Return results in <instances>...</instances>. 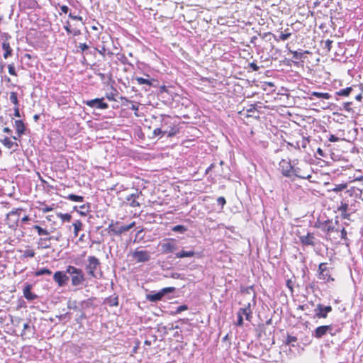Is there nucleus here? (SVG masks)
Instances as JSON below:
<instances>
[{
  "mask_svg": "<svg viewBox=\"0 0 363 363\" xmlns=\"http://www.w3.org/2000/svg\"><path fill=\"white\" fill-rule=\"evenodd\" d=\"M351 105H352V102H345L343 104V107H344V109L348 112H350L352 108H351Z\"/></svg>",
  "mask_w": 363,
  "mask_h": 363,
  "instance_id": "nucleus-58",
  "label": "nucleus"
},
{
  "mask_svg": "<svg viewBox=\"0 0 363 363\" xmlns=\"http://www.w3.org/2000/svg\"><path fill=\"white\" fill-rule=\"evenodd\" d=\"M352 91V87H347L345 89L339 90L335 94H336V95H338V96H347L350 95V94L351 93Z\"/></svg>",
  "mask_w": 363,
  "mask_h": 363,
  "instance_id": "nucleus-37",
  "label": "nucleus"
},
{
  "mask_svg": "<svg viewBox=\"0 0 363 363\" xmlns=\"http://www.w3.org/2000/svg\"><path fill=\"white\" fill-rule=\"evenodd\" d=\"M10 101L15 105V106H19V101L18 99V94L16 92L12 91L10 93L9 96Z\"/></svg>",
  "mask_w": 363,
  "mask_h": 363,
  "instance_id": "nucleus-36",
  "label": "nucleus"
},
{
  "mask_svg": "<svg viewBox=\"0 0 363 363\" xmlns=\"http://www.w3.org/2000/svg\"><path fill=\"white\" fill-rule=\"evenodd\" d=\"M8 69H9V73L11 75H13V76H16L17 75V73H16V69H15V67H14V65L13 64L9 65Z\"/></svg>",
  "mask_w": 363,
  "mask_h": 363,
  "instance_id": "nucleus-51",
  "label": "nucleus"
},
{
  "mask_svg": "<svg viewBox=\"0 0 363 363\" xmlns=\"http://www.w3.org/2000/svg\"><path fill=\"white\" fill-rule=\"evenodd\" d=\"M327 333L331 336H335L342 331V327L337 324H330L325 325Z\"/></svg>",
  "mask_w": 363,
  "mask_h": 363,
  "instance_id": "nucleus-21",
  "label": "nucleus"
},
{
  "mask_svg": "<svg viewBox=\"0 0 363 363\" xmlns=\"http://www.w3.org/2000/svg\"><path fill=\"white\" fill-rule=\"evenodd\" d=\"M22 211V209H15L6 213V224L11 229L16 230L18 226Z\"/></svg>",
  "mask_w": 363,
  "mask_h": 363,
  "instance_id": "nucleus-4",
  "label": "nucleus"
},
{
  "mask_svg": "<svg viewBox=\"0 0 363 363\" xmlns=\"http://www.w3.org/2000/svg\"><path fill=\"white\" fill-rule=\"evenodd\" d=\"M153 118L155 122L160 123V127L164 135H167V137H173L177 133L178 128L172 125L170 116L167 115H160L159 116H153Z\"/></svg>",
  "mask_w": 363,
  "mask_h": 363,
  "instance_id": "nucleus-2",
  "label": "nucleus"
},
{
  "mask_svg": "<svg viewBox=\"0 0 363 363\" xmlns=\"http://www.w3.org/2000/svg\"><path fill=\"white\" fill-rule=\"evenodd\" d=\"M84 269L89 278L100 279L103 277L101 263L95 256H89L87 257Z\"/></svg>",
  "mask_w": 363,
  "mask_h": 363,
  "instance_id": "nucleus-1",
  "label": "nucleus"
},
{
  "mask_svg": "<svg viewBox=\"0 0 363 363\" xmlns=\"http://www.w3.org/2000/svg\"><path fill=\"white\" fill-rule=\"evenodd\" d=\"M340 233H341V238L346 240L347 239V231L345 230V229L342 228L341 230Z\"/></svg>",
  "mask_w": 363,
  "mask_h": 363,
  "instance_id": "nucleus-64",
  "label": "nucleus"
},
{
  "mask_svg": "<svg viewBox=\"0 0 363 363\" xmlns=\"http://www.w3.org/2000/svg\"><path fill=\"white\" fill-rule=\"evenodd\" d=\"M332 310L333 308L331 306H324L321 303H318L314 309V317L318 318H326L328 314L330 313Z\"/></svg>",
  "mask_w": 363,
  "mask_h": 363,
  "instance_id": "nucleus-9",
  "label": "nucleus"
},
{
  "mask_svg": "<svg viewBox=\"0 0 363 363\" xmlns=\"http://www.w3.org/2000/svg\"><path fill=\"white\" fill-rule=\"evenodd\" d=\"M77 48L80 49L82 52H84L86 55L91 54V52H89V46L86 43H79Z\"/></svg>",
  "mask_w": 363,
  "mask_h": 363,
  "instance_id": "nucleus-41",
  "label": "nucleus"
},
{
  "mask_svg": "<svg viewBox=\"0 0 363 363\" xmlns=\"http://www.w3.org/2000/svg\"><path fill=\"white\" fill-rule=\"evenodd\" d=\"M135 225V222H132L128 225H123L119 227H114L113 224L109 225L108 228L116 235H120L123 233L130 230Z\"/></svg>",
  "mask_w": 363,
  "mask_h": 363,
  "instance_id": "nucleus-12",
  "label": "nucleus"
},
{
  "mask_svg": "<svg viewBox=\"0 0 363 363\" xmlns=\"http://www.w3.org/2000/svg\"><path fill=\"white\" fill-rule=\"evenodd\" d=\"M348 209V204L346 203H341V205L338 207V211L341 212L342 216L344 218H347L349 216V214H347V211Z\"/></svg>",
  "mask_w": 363,
  "mask_h": 363,
  "instance_id": "nucleus-31",
  "label": "nucleus"
},
{
  "mask_svg": "<svg viewBox=\"0 0 363 363\" xmlns=\"http://www.w3.org/2000/svg\"><path fill=\"white\" fill-rule=\"evenodd\" d=\"M69 18H70L72 20H77V21H83V18L82 16L74 15L72 13H69Z\"/></svg>",
  "mask_w": 363,
  "mask_h": 363,
  "instance_id": "nucleus-55",
  "label": "nucleus"
},
{
  "mask_svg": "<svg viewBox=\"0 0 363 363\" xmlns=\"http://www.w3.org/2000/svg\"><path fill=\"white\" fill-rule=\"evenodd\" d=\"M288 30L289 29L285 30L284 33H281V34L279 36V38H277L276 35H274V39L277 41H279V40L284 41V40H286L287 39H289L290 38V36L291 35V33H288L287 32Z\"/></svg>",
  "mask_w": 363,
  "mask_h": 363,
  "instance_id": "nucleus-35",
  "label": "nucleus"
},
{
  "mask_svg": "<svg viewBox=\"0 0 363 363\" xmlns=\"http://www.w3.org/2000/svg\"><path fill=\"white\" fill-rule=\"evenodd\" d=\"M328 140L330 142L334 143L337 142L339 140V138L336 137L335 135H330Z\"/></svg>",
  "mask_w": 363,
  "mask_h": 363,
  "instance_id": "nucleus-63",
  "label": "nucleus"
},
{
  "mask_svg": "<svg viewBox=\"0 0 363 363\" xmlns=\"http://www.w3.org/2000/svg\"><path fill=\"white\" fill-rule=\"evenodd\" d=\"M299 240L303 245L315 246V237L312 233H308L306 235H301Z\"/></svg>",
  "mask_w": 363,
  "mask_h": 363,
  "instance_id": "nucleus-14",
  "label": "nucleus"
},
{
  "mask_svg": "<svg viewBox=\"0 0 363 363\" xmlns=\"http://www.w3.org/2000/svg\"><path fill=\"white\" fill-rule=\"evenodd\" d=\"M104 303L111 307L118 306V296L116 294L105 298Z\"/></svg>",
  "mask_w": 363,
  "mask_h": 363,
  "instance_id": "nucleus-25",
  "label": "nucleus"
},
{
  "mask_svg": "<svg viewBox=\"0 0 363 363\" xmlns=\"http://www.w3.org/2000/svg\"><path fill=\"white\" fill-rule=\"evenodd\" d=\"M13 111H14L13 115L15 117L20 118L21 116L20 114V111H19L18 106H14Z\"/></svg>",
  "mask_w": 363,
  "mask_h": 363,
  "instance_id": "nucleus-61",
  "label": "nucleus"
},
{
  "mask_svg": "<svg viewBox=\"0 0 363 363\" xmlns=\"http://www.w3.org/2000/svg\"><path fill=\"white\" fill-rule=\"evenodd\" d=\"M162 254L172 253L178 249V245L175 239H164L160 243Z\"/></svg>",
  "mask_w": 363,
  "mask_h": 363,
  "instance_id": "nucleus-6",
  "label": "nucleus"
},
{
  "mask_svg": "<svg viewBox=\"0 0 363 363\" xmlns=\"http://www.w3.org/2000/svg\"><path fill=\"white\" fill-rule=\"evenodd\" d=\"M133 257L138 262H145L150 259V253L146 250H135L133 253Z\"/></svg>",
  "mask_w": 363,
  "mask_h": 363,
  "instance_id": "nucleus-13",
  "label": "nucleus"
},
{
  "mask_svg": "<svg viewBox=\"0 0 363 363\" xmlns=\"http://www.w3.org/2000/svg\"><path fill=\"white\" fill-rule=\"evenodd\" d=\"M3 145L8 149L15 147V150L18 147V144L16 142H13L9 138L5 137L3 140H1Z\"/></svg>",
  "mask_w": 363,
  "mask_h": 363,
  "instance_id": "nucleus-26",
  "label": "nucleus"
},
{
  "mask_svg": "<svg viewBox=\"0 0 363 363\" xmlns=\"http://www.w3.org/2000/svg\"><path fill=\"white\" fill-rule=\"evenodd\" d=\"M72 225L74 227V234L77 237L79 232L82 230V223L79 220H77L73 223Z\"/></svg>",
  "mask_w": 363,
  "mask_h": 363,
  "instance_id": "nucleus-33",
  "label": "nucleus"
},
{
  "mask_svg": "<svg viewBox=\"0 0 363 363\" xmlns=\"http://www.w3.org/2000/svg\"><path fill=\"white\" fill-rule=\"evenodd\" d=\"M311 97H309L311 99H312V96H315L318 99H329L331 97V95L329 93H322V92H317L313 91L311 94Z\"/></svg>",
  "mask_w": 363,
  "mask_h": 363,
  "instance_id": "nucleus-29",
  "label": "nucleus"
},
{
  "mask_svg": "<svg viewBox=\"0 0 363 363\" xmlns=\"http://www.w3.org/2000/svg\"><path fill=\"white\" fill-rule=\"evenodd\" d=\"M315 228L320 229L322 231L330 234L335 230V226L330 220H326L325 221L318 220L315 222Z\"/></svg>",
  "mask_w": 363,
  "mask_h": 363,
  "instance_id": "nucleus-11",
  "label": "nucleus"
},
{
  "mask_svg": "<svg viewBox=\"0 0 363 363\" xmlns=\"http://www.w3.org/2000/svg\"><path fill=\"white\" fill-rule=\"evenodd\" d=\"M57 216L60 217L63 222H69L72 218V216L69 213H60L57 214Z\"/></svg>",
  "mask_w": 363,
  "mask_h": 363,
  "instance_id": "nucleus-43",
  "label": "nucleus"
},
{
  "mask_svg": "<svg viewBox=\"0 0 363 363\" xmlns=\"http://www.w3.org/2000/svg\"><path fill=\"white\" fill-rule=\"evenodd\" d=\"M174 291V287H165L157 292L152 291L151 294H147L146 299L150 302H157L161 301L165 295L173 293Z\"/></svg>",
  "mask_w": 363,
  "mask_h": 363,
  "instance_id": "nucleus-5",
  "label": "nucleus"
},
{
  "mask_svg": "<svg viewBox=\"0 0 363 363\" xmlns=\"http://www.w3.org/2000/svg\"><path fill=\"white\" fill-rule=\"evenodd\" d=\"M297 341V337L296 336H293L291 335H288L284 343L288 345H291L292 347H295L294 342H296Z\"/></svg>",
  "mask_w": 363,
  "mask_h": 363,
  "instance_id": "nucleus-38",
  "label": "nucleus"
},
{
  "mask_svg": "<svg viewBox=\"0 0 363 363\" xmlns=\"http://www.w3.org/2000/svg\"><path fill=\"white\" fill-rule=\"evenodd\" d=\"M168 277L175 279H182L184 278L182 274L177 272H172Z\"/></svg>",
  "mask_w": 363,
  "mask_h": 363,
  "instance_id": "nucleus-49",
  "label": "nucleus"
},
{
  "mask_svg": "<svg viewBox=\"0 0 363 363\" xmlns=\"http://www.w3.org/2000/svg\"><path fill=\"white\" fill-rule=\"evenodd\" d=\"M290 52L293 55V58L295 59V60H301L303 57H304V55L305 54H308L309 52L306 50V51H292V50H290Z\"/></svg>",
  "mask_w": 363,
  "mask_h": 363,
  "instance_id": "nucleus-30",
  "label": "nucleus"
},
{
  "mask_svg": "<svg viewBox=\"0 0 363 363\" xmlns=\"http://www.w3.org/2000/svg\"><path fill=\"white\" fill-rule=\"evenodd\" d=\"M141 194V191L138 192L136 190L135 194H131L126 197V201L129 202V204L132 207H137L140 206L138 201H137V198Z\"/></svg>",
  "mask_w": 363,
  "mask_h": 363,
  "instance_id": "nucleus-20",
  "label": "nucleus"
},
{
  "mask_svg": "<svg viewBox=\"0 0 363 363\" xmlns=\"http://www.w3.org/2000/svg\"><path fill=\"white\" fill-rule=\"evenodd\" d=\"M60 10L62 12H63L64 13H67L69 9L67 6L66 5H62L60 6Z\"/></svg>",
  "mask_w": 363,
  "mask_h": 363,
  "instance_id": "nucleus-62",
  "label": "nucleus"
},
{
  "mask_svg": "<svg viewBox=\"0 0 363 363\" xmlns=\"http://www.w3.org/2000/svg\"><path fill=\"white\" fill-rule=\"evenodd\" d=\"M187 309H188V306L186 305H185V304L181 305L177 308L175 313L179 314V313H182V311H186Z\"/></svg>",
  "mask_w": 363,
  "mask_h": 363,
  "instance_id": "nucleus-52",
  "label": "nucleus"
},
{
  "mask_svg": "<svg viewBox=\"0 0 363 363\" xmlns=\"http://www.w3.org/2000/svg\"><path fill=\"white\" fill-rule=\"evenodd\" d=\"M35 253L33 250H26L23 252V257H33L35 256Z\"/></svg>",
  "mask_w": 363,
  "mask_h": 363,
  "instance_id": "nucleus-46",
  "label": "nucleus"
},
{
  "mask_svg": "<svg viewBox=\"0 0 363 363\" xmlns=\"http://www.w3.org/2000/svg\"><path fill=\"white\" fill-rule=\"evenodd\" d=\"M67 308L69 309H73V310L77 311H79L81 310L79 308V304L77 305L76 301L68 302Z\"/></svg>",
  "mask_w": 363,
  "mask_h": 363,
  "instance_id": "nucleus-42",
  "label": "nucleus"
},
{
  "mask_svg": "<svg viewBox=\"0 0 363 363\" xmlns=\"http://www.w3.org/2000/svg\"><path fill=\"white\" fill-rule=\"evenodd\" d=\"M14 128L16 129V133L18 137L25 135L27 131L26 126L22 120H16L14 122Z\"/></svg>",
  "mask_w": 363,
  "mask_h": 363,
  "instance_id": "nucleus-15",
  "label": "nucleus"
},
{
  "mask_svg": "<svg viewBox=\"0 0 363 363\" xmlns=\"http://www.w3.org/2000/svg\"><path fill=\"white\" fill-rule=\"evenodd\" d=\"M67 272L69 274L72 286L79 287L86 286L85 282L86 281V278L85 273L82 269L69 265L67 267Z\"/></svg>",
  "mask_w": 363,
  "mask_h": 363,
  "instance_id": "nucleus-3",
  "label": "nucleus"
},
{
  "mask_svg": "<svg viewBox=\"0 0 363 363\" xmlns=\"http://www.w3.org/2000/svg\"><path fill=\"white\" fill-rule=\"evenodd\" d=\"M286 285L287 288H289L290 289L291 292L294 291V289H293L294 283L291 281V279L286 280Z\"/></svg>",
  "mask_w": 363,
  "mask_h": 363,
  "instance_id": "nucleus-57",
  "label": "nucleus"
},
{
  "mask_svg": "<svg viewBox=\"0 0 363 363\" xmlns=\"http://www.w3.org/2000/svg\"><path fill=\"white\" fill-rule=\"evenodd\" d=\"M318 277L319 279L323 280L325 282H329L334 280V279L330 276V270L326 271V272L318 273Z\"/></svg>",
  "mask_w": 363,
  "mask_h": 363,
  "instance_id": "nucleus-28",
  "label": "nucleus"
},
{
  "mask_svg": "<svg viewBox=\"0 0 363 363\" xmlns=\"http://www.w3.org/2000/svg\"><path fill=\"white\" fill-rule=\"evenodd\" d=\"M89 205H82L80 206V208H81V211H80V213L82 215H86V213L89 211Z\"/></svg>",
  "mask_w": 363,
  "mask_h": 363,
  "instance_id": "nucleus-54",
  "label": "nucleus"
},
{
  "mask_svg": "<svg viewBox=\"0 0 363 363\" xmlns=\"http://www.w3.org/2000/svg\"><path fill=\"white\" fill-rule=\"evenodd\" d=\"M33 228L37 231L38 234L40 236H44V235L48 236L50 234V233L48 232V230L43 228L40 225H33Z\"/></svg>",
  "mask_w": 363,
  "mask_h": 363,
  "instance_id": "nucleus-32",
  "label": "nucleus"
},
{
  "mask_svg": "<svg viewBox=\"0 0 363 363\" xmlns=\"http://www.w3.org/2000/svg\"><path fill=\"white\" fill-rule=\"evenodd\" d=\"M84 104L91 108H96L98 109H107L108 104L104 102V98H96L91 100L84 101Z\"/></svg>",
  "mask_w": 363,
  "mask_h": 363,
  "instance_id": "nucleus-10",
  "label": "nucleus"
},
{
  "mask_svg": "<svg viewBox=\"0 0 363 363\" xmlns=\"http://www.w3.org/2000/svg\"><path fill=\"white\" fill-rule=\"evenodd\" d=\"M326 334H328V333L325 325L318 326L312 332V336L317 339L322 338Z\"/></svg>",
  "mask_w": 363,
  "mask_h": 363,
  "instance_id": "nucleus-19",
  "label": "nucleus"
},
{
  "mask_svg": "<svg viewBox=\"0 0 363 363\" xmlns=\"http://www.w3.org/2000/svg\"><path fill=\"white\" fill-rule=\"evenodd\" d=\"M329 270L327 267L325 263H320L318 267V273L326 272V271Z\"/></svg>",
  "mask_w": 363,
  "mask_h": 363,
  "instance_id": "nucleus-50",
  "label": "nucleus"
},
{
  "mask_svg": "<svg viewBox=\"0 0 363 363\" xmlns=\"http://www.w3.org/2000/svg\"><path fill=\"white\" fill-rule=\"evenodd\" d=\"M172 230L175 233H184L187 230V228L183 225H177L174 226Z\"/></svg>",
  "mask_w": 363,
  "mask_h": 363,
  "instance_id": "nucleus-40",
  "label": "nucleus"
},
{
  "mask_svg": "<svg viewBox=\"0 0 363 363\" xmlns=\"http://www.w3.org/2000/svg\"><path fill=\"white\" fill-rule=\"evenodd\" d=\"M217 203L218 205H220L223 208L226 203V200L223 196H220L217 199Z\"/></svg>",
  "mask_w": 363,
  "mask_h": 363,
  "instance_id": "nucleus-53",
  "label": "nucleus"
},
{
  "mask_svg": "<svg viewBox=\"0 0 363 363\" xmlns=\"http://www.w3.org/2000/svg\"><path fill=\"white\" fill-rule=\"evenodd\" d=\"M67 274V269L65 271H57L54 274L53 280L59 287H64L67 284L69 277Z\"/></svg>",
  "mask_w": 363,
  "mask_h": 363,
  "instance_id": "nucleus-8",
  "label": "nucleus"
},
{
  "mask_svg": "<svg viewBox=\"0 0 363 363\" xmlns=\"http://www.w3.org/2000/svg\"><path fill=\"white\" fill-rule=\"evenodd\" d=\"M54 239V236H50L48 235L47 237L40 238L38 242V249H48L51 247V243L50 240Z\"/></svg>",
  "mask_w": 363,
  "mask_h": 363,
  "instance_id": "nucleus-18",
  "label": "nucleus"
},
{
  "mask_svg": "<svg viewBox=\"0 0 363 363\" xmlns=\"http://www.w3.org/2000/svg\"><path fill=\"white\" fill-rule=\"evenodd\" d=\"M50 274H52V272L48 268H40L35 272V276L36 277Z\"/></svg>",
  "mask_w": 363,
  "mask_h": 363,
  "instance_id": "nucleus-34",
  "label": "nucleus"
},
{
  "mask_svg": "<svg viewBox=\"0 0 363 363\" xmlns=\"http://www.w3.org/2000/svg\"><path fill=\"white\" fill-rule=\"evenodd\" d=\"M238 314H240L241 316H245L246 320L250 321L252 318V311L250 309V303H248L247 306L245 308H240L238 312Z\"/></svg>",
  "mask_w": 363,
  "mask_h": 363,
  "instance_id": "nucleus-23",
  "label": "nucleus"
},
{
  "mask_svg": "<svg viewBox=\"0 0 363 363\" xmlns=\"http://www.w3.org/2000/svg\"><path fill=\"white\" fill-rule=\"evenodd\" d=\"M243 325V317L240 315V314L238 313V321H237V325L238 326H242Z\"/></svg>",
  "mask_w": 363,
  "mask_h": 363,
  "instance_id": "nucleus-59",
  "label": "nucleus"
},
{
  "mask_svg": "<svg viewBox=\"0 0 363 363\" xmlns=\"http://www.w3.org/2000/svg\"><path fill=\"white\" fill-rule=\"evenodd\" d=\"M295 164V161H293V164H291L290 160L281 159L279 162V170L284 177H290L292 176Z\"/></svg>",
  "mask_w": 363,
  "mask_h": 363,
  "instance_id": "nucleus-7",
  "label": "nucleus"
},
{
  "mask_svg": "<svg viewBox=\"0 0 363 363\" xmlns=\"http://www.w3.org/2000/svg\"><path fill=\"white\" fill-rule=\"evenodd\" d=\"M2 49L4 50V57L7 59L9 57L12 55L13 50L11 49L10 44L8 41L5 40L2 43Z\"/></svg>",
  "mask_w": 363,
  "mask_h": 363,
  "instance_id": "nucleus-27",
  "label": "nucleus"
},
{
  "mask_svg": "<svg viewBox=\"0 0 363 363\" xmlns=\"http://www.w3.org/2000/svg\"><path fill=\"white\" fill-rule=\"evenodd\" d=\"M32 288L33 285L30 284H26L23 288V296L28 301H33L38 298V296L35 294L32 293Z\"/></svg>",
  "mask_w": 363,
  "mask_h": 363,
  "instance_id": "nucleus-17",
  "label": "nucleus"
},
{
  "mask_svg": "<svg viewBox=\"0 0 363 363\" xmlns=\"http://www.w3.org/2000/svg\"><path fill=\"white\" fill-rule=\"evenodd\" d=\"M249 66L253 71H258L259 69V67L255 62L250 63Z\"/></svg>",
  "mask_w": 363,
  "mask_h": 363,
  "instance_id": "nucleus-60",
  "label": "nucleus"
},
{
  "mask_svg": "<svg viewBox=\"0 0 363 363\" xmlns=\"http://www.w3.org/2000/svg\"><path fill=\"white\" fill-rule=\"evenodd\" d=\"M346 188H347L346 184H340L336 185L335 187L333 189V191L335 192H339V191L344 190Z\"/></svg>",
  "mask_w": 363,
  "mask_h": 363,
  "instance_id": "nucleus-48",
  "label": "nucleus"
},
{
  "mask_svg": "<svg viewBox=\"0 0 363 363\" xmlns=\"http://www.w3.org/2000/svg\"><path fill=\"white\" fill-rule=\"evenodd\" d=\"M135 80L137 81L138 84L146 85L148 88L153 86V82H157L154 79H145L140 77H135Z\"/></svg>",
  "mask_w": 363,
  "mask_h": 363,
  "instance_id": "nucleus-24",
  "label": "nucleus"
},
{
  "mask_svg": "<svg viewBox=\"0 0 363 363\" xmlns=\"http://www.w3.org/2000/svg\"><path fill=\"white\" fill-rule=\"evenodd\" d=\"M64 28L68 34L72 33V30L71 29V26L69 21L66 22V24L64 26Z\"/></svg>",
  "mask_w": 363,
  "mask_h": 363,
  "instance_id": "nucleus-56",
  "label": "nucleus"
},
{
  "mask_svg": "<svg viewBox=\"0 0 363 363\" xmlns=\"http://www.w3.org/2000/svg\"><path fill=\"white\" fill-rule=\"evenodd\" d=\"M174 255H175L176 258L182 259V258H184V257H193L195 256L196 252L193 250H182L176 252Z\"/></svg>",
  "mask_w": 363,
  "mask_h": 363,
  "instance_id": "nucleus-22",
  "label": "nucleus"
},
{
  "mask_svg": "<svg viewBox=\"0 0 363 363\" xmlns=\"http://www.w3.org/2000/svg\"><path fill=\"white\" fill-rule=\"evenodd\" d=\"M153 137L160 136V138L164 136V134H163V132L160 127L156 128L152 133Z\"/></svg>",
  "mask_w": 363,
  "mask_h": 363,
  "instance_id": "nucleus-45",
  "label": "nucleus"
},
{
  "mask_svg": "<svg viewBox=\"0 0 363 363\" xmlns=\"http://www.w3.org/2000/svg\"><path fill=\"white\" fill-rule=\"evenodd\" d=\"M91 301L89 300H84L81 302H79V308L83 311L84 309H86L91 306Z\"/></svg>",
  "mask_w": 363,
  "mask_h": 363,
  "instance_id": "nucleus-44",
  "label": "nucleus"
},
{
  "mask_svg": "<svg viewBox=\"0 0 363 363\" xmlns=\"http://www.w3.org/2000/svg\"><path fill=\"white\" fill-rule=\"evenodd\" d=\"M292 175H294L295 177L303 179H308L310 180V179L312 177L311 173H308L305 171H303L301 167L294 166Z\"/></svg>",
  "mask_w": 363,
  "mask_h": 363,
  "instance_id": "nucleus-16",
  "label": "nucleus"
},
{
  "mask_svg": "<svg viewBox=\"0 0 363 363\" xmlns=\"http://www.w3.org/2000/svg\"><path fill=\"white\" fill-rule=\"evenodd\" d=\"M79 312L80 314L76 318L77 323H82V320L86 318V314L82 310Z\"/></svg>",
  "mask_w": 363,
  "mask_h": 363,
  "instance_id": "nucleus-47",
  "label": "nucleus"
},
{
  "mask_svg": "<svg viewBox=\"0 0 363 363\" xmlns=\"http://www.w3.org/2000/svg\"><path fill=\"white\" fill-rule=\"evenodd\" d=\"M67 199L74 202H82L84 201V197L76 194H69Z\"/></svg>",
  "mask_w": 363,
  "mask_h": 363,
  "instance_id": "nucleus-39",
  "label": "nucleus"
}]
</instances>
